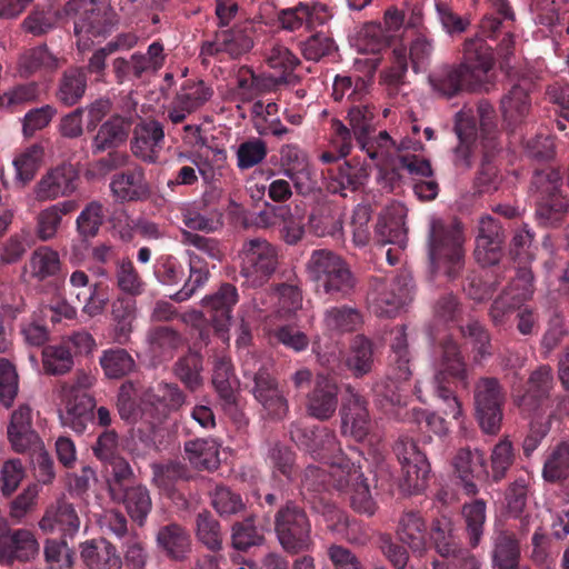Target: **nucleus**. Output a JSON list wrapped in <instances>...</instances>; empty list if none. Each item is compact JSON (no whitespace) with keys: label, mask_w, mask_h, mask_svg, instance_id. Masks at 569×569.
I'll return each instance as SVG.
<instances>
[{"label":"nucleus","mask_w":569,"mask_h":569,"mask_svg":"<svg viewBox=\"0 0 569 569\" xmlns=\"http://www.w3.org/2000/svg\"><path fill=\"white\" fill-rule=\"evenodd\" d=\"M492 48L481 37L466 39L462 61L458 66L445 64L428 76L432 91L441 98L450 99L460 92L479 90L493 67Z\"/></svg>","instance_id":"nucleus-1"},{"label":"nucleus","mask_w":569,"mask_h":569,"mask_svg":"<svg viewBox=\"0 0 569 569\" xmlns=\"http://www.w3.org/2000/svg\"><path fill=\"white\" fill-rule=\"evenodd\" d=\"M465 236L461 222L456 219H433L430 222L427 250L433 276L442 274L455 281L465 268Z\"/></svg>","instance_id":"nucleus-2"},{"label":"nucleus","mask_w":569,"mask_h":569,"mask_svg":"<svg viewBox=\"0 0 569 569\" xmlns=\"http://www.w3.org/2000/svg\"><path fill=\"white\" fill-rule=\"evenodd\" d=\"M441 348V358L432 379L433 393L443 402V413L459 420L462 409L456 392L457 389L469 388L467 363L458 343L452 339L443 340Z\"/></svg>","instance_id":"nucleus-3"},{"label":"nucleus","mask_w":569,"mask_h":569,"mask_svg":"<svg viewBox=\"0 0 569 569\" xmlns=\"http://www.w3.org/2000/svg\"><path fill=\"white\" fill-rule=\"evenodd\" d=\"M244 389L262 407L266 415L281 420L288 412V401L279 387L273 365L257 355L247 353L241 363Z\"/></svg>","instance_id":"nucleus-4"},{"label":"nucleus","mask_w":569,"mask_h":569,"mask_svg":"<svg viewBox=\"0 0 569 569\" xmlns=\"http://www.w3.org/2000/svg\"><path fill=\"white\" fill-rule=\"evenodd\" d=\"M307 271L317 288L333 299L347 298L355 290L356 278L349 266L330 250H313L307 262Z\"/></svg>","instance_id":"nucleus-5"},{"label":"nucleus","mask_w":569,"mask_h":569,"mask_svg":"<svg viewBox=\"0 0 569 569\" xmlns=\"http://www.w3.org/2000/svg\"><path fill=\"white\" fill-rule=\"evenodd\" d=\"M274 532L281 548L290 555L310 552L315 548L311 520L303 507L288 500L274 513Z\"/></svg>","instance_id":"nucleus-6"},{"label":"nucleus","mask_w":569,"mask_h":569,"mask_svg":"<svg viewBox=\"0 0 569 569\" xmlns=\"http://www.w3.org/2000/svg\"><path fill=\"white\" fill-rule=\"evenodd\" d=\"M413 286L406 274L373 278L370 281L368 305L377 317L391 318L412 300Z\"/></svg>","instance_id":"nucleus-7"},{"label":"nucleus","mask_w":569,"mask_h":569,"mask_svg":"<svg viewBox=\"0 0 569 569\" xmlns=\"http://www.w3.org/2000/svg\"><path fill=\"white\" fill-rule=\"evenodd\" d=\"M561 177L557 169H536L531 179V190L537 197V216L546 224L556 226L565 216L568 200L560 194Z\"/></svg>","instance_id":"nucleus-8"},{"label":"nucleus","mask_w":569,"mask_h":569,"mask_svg":"<svg viewBox=\"0 0 569 569\" xmlns=\"http://www.w3.org/2000/svg\"><path fill=\"white\" fill-rule=\"evenodd\" d=\"M188 396L177 382L159 381L140 395L141 420L152 427L166 421L187 403Z\"/></svg>","instance_id":"nucleus-9"},{"label":"nucleus","mask_w":569,"mask_h":569,"mask_svg":"<svg viewBox=\"0 0 569 569\" xmlns=\"http://www.w3.org/2000/svg\"><path fill=\"white\" fill-rule=\"evenodd\" d=\"M240 276L252 287L263 286L278 267L276 248L266 239L246 240L239 251Z\"/></svg>","instance_id":"nucleus-10"},{"label":"nucleus","mask_w":569,"mask_h":569,"mask_svg":"<svg viewBox=\"0 0 569 569\" xmlns=\"http://www.w3.org/2000/svg\"><path fill=\"white\" fill-rule=\"evenodd\" d=\"M395 455L401 465L402 477L398 489L402 495H416L425 490L430 465L412 438L401 436L393 446Z\"/></svg>","instance_id":"nucleus-11"},{"label":"nucleus","mask_w":569,"mask_h":569,"mask_svg":"<svg viewBox=\"0 0 569 569\" xmlns=\"http://www.w3.org/2000/svg\"><path fill=\"white\" fill-rule=\"evenodd\" d=\"M476 417L480 428L489 435H496L501 427L506 392L492 377L479 379L473 391Z\"/></svg>","instance_id":"nucleus-12"},{"label":"nucleus","mask_w":569,"mask_h":569,"mask_svg":"<svg viewBox=\"0 0 569 569\" xmlns=\"http://www.w3.org/2000/svg\"><path fill=\"white\" fill-rule=\"evenodd\" d=\"M163 43L156 40L147 48V52L136 51L129 58L118 57L112 61L114 81L122 84L142 79L146 74H154L166 63Z\"/></svg>","instance_id":"nucleus-13"},{"label":"nucleus","mask_w":569,"mask_h":569,"mask_svg":"<svg viewBox=\"0 0 569 569\" xmlns=\"http://www.w3.org/2000/svg\"><path fill=\"white\" fill-rule=\"evenodd\" d=\"M531 271L520 269L517 277L491 303L489 316L496 327L505 326L516 310L531 299L533 295Z\"/></svg>","instance_id":"nucleus-14"},{"label":"nucleus","mask_w":569,"mask_h":569,"mask_svg":"<svg viewBox=\"0 0 569 569\" xmlns=\"http://www.w3.org/2000/svg\"><path fill=\"white\" fill-rule=\"evenodd\" d=\"M213 96V89L203 80H186L166 109V118L172 124H181L202 108Z\"/></svg>","instance_id":"nucleus-15"},{"label":"nucleus","mask_w":569,"mask_h":569,"mask_svg":"<svg viewBox=\"0 0 569 569\" xmlns=\"http://www.w3.org/2000/svg\"><path fill=\"white\" fill-rule=\"evenodd\" d=\"M552 381L551 368L548 366L531 372L523 393L517 395L515 399L522 413L539 419L547 412Z\"/></svg>","instance_id":"nucleus-16"},{"label":"nucleus","mask_w":569,"mask_h":569,"mask_svg":"<svg viewBox=\"0 0 569 569\" xmlns=\"http://www.w3.org/2000/svg\"><path fill=\"white\" fill-rule=\"evenodd\" d=\"M253 47L252 30L248 23L236 24L229 29L218 30L213 40L202 42L200 57L206 62V57H217L227 53L237 59L250 51Z\"/></svg>","instance_id":"nucleus-17"},{"label":"nucleus","mask_w":569,"mask_h":569,"mask_svg":"<svg viewBox=\"0 0 569 569\" xmlns=\"http://www.w3.org/2000/svg\"><path fill=\"white\" fill-rule=\"evenodd\" d=\"M292 439L313 459L330 463L342 453L336 435L327 427L296 428L291 431Z\"/></svg>","instance_id":"nucleus-18"},{"label":"nucleus","mask_w":569,"mask_h":569,"mask_svg":"<svg viewBox=\"0 0 569 569\" xmlns=\"http://www.w3.org/2000/svg\"><path fill=\"white\" fill-rule=\"evenodd\" d=\"M332 18L330 9L320 2H299L293 7L280 9L277 12V21L286 31H297L301 28L312 30L323 26Z\"/></svg>","instance_id":"nucleus-19"},{"label":"nucleus","mask_w":569,"mask_h":569,"mask_svg":"<svg viewBox=\"0 0 569 569\" xmlns=\"http://www.w3.org/2000/svg\"><path fill=\"white\" fill-rule=\"evenodd\" d=\"M322 365H326L328 370L333 375H340L342 366H345L353 377L361 378L372 370L373 366V342L365 335H357L352 338L348 353L343 363H337V358L333 357L325 360V356L319 358Z\"/></svg>","instance_id":"nucleus-20"},{"label":"nucleus","mask_w":569,"mask_h":569,"mask_svg":"<svg viewBox=\"0 0 569 569\" xmlns=\"http://www.w3.org/2000/svg\"><path fill=\"white\" fill-rule=\"evenodd\" d=\"M453 468L463 492L476 496L479 492L478 481L489 479V469L483 451L461 448L453 458Z\"/></svg>","instance_id":"nucleus-21"},{"label":"nucleus","mask_w":569,"mask_h":569,"mask_svg":"<svg viewBox=\"0 0 569 569\" xmlns=\"http://www.w3.org/2000/svg\"><path fill=\"white\" fill-rule=\"evenodd\" d=\"M69 295L82 306V312L91 318L102 315L109 301L99 282H90L83 270H74L69 278Z\"/></svg>","instance_id":"nucleus-22"},{"label":"nucleus","mask_w":569,"mask_h":569,"mask_svg":"<svg viewBox=\"0 0 569 569\" xmlns=\"http://www.w3.org/2000/svg\"><path fill=\"white\" fill-rule=\"evenodd\" d=\"M78 171L72 164L63 163L50 169L36 183L33 192L38 201H52L67 197L77 189Z\"/></svg>","instance_id":"nucleus-23"},{"label":"nucleus","mask_w":569,"mask_h":569,"mask_svg":"<svg viewBox=\"0 0 569 569\" xmlns=\"http://www.w3.org/2000/svg\"><path fill=\"white\" fill-rule=\"evenodd\" d=\"M164 144V127L156 119L141 120L133 128L132 153L147 163H156Z\"/></svg>","instance_id":"nucleus-24"},{"label":"nucleus","mask_w":569,"mask_h":569,"mask_svg":"<svg viewBox=\"0 0 569 569\" xmlns=\"http://www.w3.org/2000/svg\"><path fill=\"white\" fill-rule=\"evenodd\" d=\"M110 190L120 202L146 201L151 196L146 171L139 164L113 174L110 181Z\"/></svg>","instance_id":"nucleus-25"},{"label":"nucleus","mask_w":569,"mask_h":569,"mask_svg":"<svg viewBox=\"0 0 569 569\" xmlns=\"http://www.w3.org/2000/svg\"><path fill=\"white\" fill-rule=\"evenodd\" d=\"M505 236L499 221L491 216L481 217L476 239L475 258L482 267L497 264L502 257Z\"/></svg>","instance_id":"nucleus-26"},{"label":"nucleus","mask_w":569,"mask_h":569,"mask_svg":"<svg viewBox=\"0 0 569 569\" xmlns=\"http://www.w3.org/2000/svg\"><path fill=\"white\" fill-rule=\"evenodd\" d=\"M238 301V289L229 282L221 283L213 293L202 299L203 312L217 331H224L228 328Z\"/></svg>","instance_id":"nucleus-27"},{"label":"nucleus","mask_w":569,"mask_h":569,"mask_svg":"<svg viewBox=\"0 0 569 569\" xmlns=\"http://www.w3.org/2000/svg\"><path fill=\"white\" fill-rule=\"evenodd\" d=\"M39 551V543L27 529H7L0 532V562H27Z\"/></svg>","instance_id":"nucleus-28"},{"label":"nucleus","mask_w":569,"mask_h":569,"mask_svg":"<svg viewBox=\"0 0 569 569\" xmlns=\"http://www.w3.org/2000/svg\"><path fill=\"white\" fill-rule=\"evenodd\" d=\"M455 131L459 143L453 149L452 162L456 168L468 170L480 152L483 153L481 138L478 137L476 120L468 117H458Z\"/></svg>","instance_id":"nucleus-29"},{"label":"nucleus","mask_w":569,"mask_h":569,"mask_svg":"<svg viewBox=\"0 0 569 569\" xmlns=\"http://www.w3.org/2000/svg\"><path fill=\"white\" fill-rule=\"evenodd\" d=\"M369 173L359 160H346L327 172V190L333 194L347 197V191L355 192L363 186Z\"/></svg>","instance_id":"nucleus-30"},{"label":"nucleus","mask_w":569,"mask_h":569,"mask_svg":"<svg viewBox=\"0 0 569 569\" xmlns=\"http://www.w3.org/2000/svg\"><path fill=\"white\" fill-rule=\"evenodd\" d=\"M280 157L284 166L283 173L292 181L297 193H310L313 189L312 170L307 154L297 144H284L280 149Z\"/></svg>","instance_id":"nucleus-31"},{"label":"nucleus","mask_w":569,"mask_h":569,"mask_svg":"<svg viewBox=\"0 0 569 569\" xmlns=\"http://www.w3.org/2000/svg\"><path fill=\"white\" fill-rule=\"evenodd\" d=\"M428 531L420 512L410 510L400 516L396 535L399 542L406 545L413 556L421 558L428 551Z\"/></svg>","instance_id":"nucleus-32"},{"label":"nucleus","mask_w":569,"mask_h":569,"mask_svg":"<svg viewBox=\"0 0 569 569\" xmlns=\"http://www.w3.org/2000/svg\"><path fill=\"white\" fill-rule=\"evenodd\" d=\"M132 122L130 118L113 114L100 124L91 142L93 154L118 149L126 144Z\"/></svg>","instance_id":"nucleus-33"},{"label":"nucleus","mask_w":569,"mask_h":569,"mask_svg":"<svg viewBox=\"0 0 569 569\" xmlns=\"http://www.w3.org/2000/svg\"><path fill=\"white\" fill-rule=\"evenodd\" d=\"M86 569H121L122 558L114 545L104 538L86 540L80 545Z\"/></svg>","instance_id":"nucleus-34"},{"label":"nucleus","mask_w":569,"mask_h":569,"mask_svg":"<svg viewBox=\"0 0 569 569\" xmlns=\"http://www.w3.org/2000/svg\"><path fill=\"white\" fill-rule=\"evenodd\" d=\"M338 406V386L329 377L319 376L313 389L308 395V413L319 420L333 416Z\"/></svg>","instance_id":"nucleus-35"},{"label":"nucleus","mask_w":569,"mask_h":569,"mask_svg":"<svg viewBox=\"0 0 569 569\" xmlns=\"http://www.w3.org/2000/svg\"><path fill=\"white\" fill-rule=\"evenodd\" d=\"M371 420L366 400L359 395H352L341 410V430L356 441H362L369 435Z\"/></svg>","instance_id":"nucleus-36"},{"label":"nucleus","mask_w":569,"mask_h":569,"mask_svg":"<svg viewBox=\"0 0 569 569\" xmlns=\"http://www.w3.org/2000/svg\"><path fill=\"white\" fill-rule=\"evenodd\" d=\"M114 12L107 6L90 3L74 21V32L78 36L100 37L108 34L116 22Z\"/></svg>","instance_id":"nucleus-37"},{"label":"nucleus","mask_w":569,"mask_h":569,"mask_svg":"<svg viewBox=\"0 0 569 569\" xmlns=\"http://www.w3.org/2000/svg\"><path fill=\"white\" fill-rule=\"evenodd\" d=\"M137 319L136 297L119 295L110 306V320L112 326V338L119 345H126L133 330V322Z\"/></svg>","instance_id":"nucleus-38"},{"label":"nucleus","mask_w":569,"mask_h":569,"mask_svg":"<svg viewBox=\"0 0 569 569\" xmlns=\"http://www.w3.org/2000/svg\"><path fill=\"white\" fill-rule=\"evenodd\" d=\"M362 322V315L357 308L341 305L329 307L323 311L321 327L325 335L339 337L357 331Z\"/></svg>","instance_id":"nucleus-39"},{"label":"nucleus","mask_w":569,"mask_h":569,"mask_svg":"<svg viewBox=\"0 0 569 569\" xmlns=\"http://www.w3.org/2000/svg\"><path fill=\"white\" fill-rule=\"evenodd\" d=\"M8 438L17 452H26L38 445L39 437L32 429L31 408L28 405H21L12 412Z\"/></svg>","instance_id":"nucleus-40"},{"label":"nucleus","mask_w":569,"mask_h":569,"mask_svg":"<svg viewBox=\"0 0 569 569\" xmlns=\"http://www.w3.org/2000/svg\"><path fill=\"white\" fill-rule=\"evenodd\" d=\"M406 209L400 204L387 208L376 223V237L381 243L403 246L407 239Z\"/></svg>","instance_id":"nucleus-41"},{"label":"nucleus","mask_w":569,"mask_h":569,"mask_svg":"<svg viewBox=\"0 0 569 569\" xmlns=\"http://www.w3.org/2000/svg\"><path fill=\"white\" fill-rule=\"evenodd\" d=\"M157 545L167 558L183 561L191 552V538L178 523H168L159 528Z\"/></svg>","instance_id":"nucleus-42"},{"label":"nucleus","mask_w":569,"mask_h":569,"mask_svg":"<svg viewBox=\"0 0 569 569\" xmlns=\"http://www.w3.org/2000/svg\"><path fill=\"white\" fill-rule=\"evenodd\" d=\"M520 542L509 530H498L492 536L491 561L493 569H519Z\"/></svg>","instance_id":"nucleus-43"},{"label":"nucleus","mask_w":569,"mask_h":569,"mask_svg":"<svg viewBox=\"0 0 569 569\" xmlns=\"http://www.w3.org/2000/svg\"><path fill=\"white\" fill-rule=\"evenodd\" d=\"M93 397L87 392L70 395L66 403V410L60 418L62 425L81 435L86 431L88 423L93 420Z\"/></svg>","instance_id":"nucleus-44"},{"label":"nucleus","mask_w":569,"mask_h":569,"mask_svg":"<svg viewBox=\"0 0 569 569\" xmlns=\"http://www.w3.org/2000/svg\"><path fill=\"white\" fill-rule=\"evenodd\" d=\"M79 208L77 200H64L51 204L36 217V234L41 241L53 239L61 226L63 216L74 212Z\"/></svg>","instance_id":"nucleus-45"},{"label":"nucleus","mask_w":569,"mask_h":569,"mask_svg":"<svg viewBox=\"0 0 569 569\" xmlns=\"http://www.w3.org/2000/svg\"><path fill=\"white\" fill-rule=\"evenodd\" d=\"M391 377L390 369L386 379L375 383L372 388L376 405L386 413H397L396 409L407 406V390L405 382Z\"/></svg>","instance_id":"nucleus-46"},{"label":"nucleus","mask_w":569,"mask_h":569,"mask_svg":"<svg viewBox=\"0 0 569 569\" xmlns=\"http://www.w3.org/2000/svg\"><path fill=\"white\" fill-rule=\"evenodd\" d=\"M88 87L86 71L81 67L66 69L58 79L54 97L66 107H73L83 98Z\"/></svg>","instance_id":"nucleus-47"},{"label":"nucleus","mask_w":569,"mask_h":569,"mask_svg":"<svg viewBox=\"0 0 569 569\" xmlns=\"http://www.w3.org/2000/svg\"><path fill=\"white\" fill-rule=\"evenodd\" d=\"M459 546L452 518L446 515L435 518L428 531V550L431 548L442 557L451 555Z\"/></svg>","instance_id":"nucleus-48"},{"label":"nucleus","mask_w":569,"mask_h":569,"mask_svg":"<svg viewBox=\"0 0 569 569\" xmlns=\"http://www.w3.org/2000/svg\"><path fill=\"white\" fill-rule=\"evenodd\" d=\"M39 526L43 531L58 530L63 536L72 537L79 530L80 520L73 506L61 500L56 506L47 509Z\"/></svg>","instance_id":"nucleus-49"},{"label":"nucleus","mask_w":569,"mask_h":569,"mask_svg":"<svg viewBox=\"0 0 569 569\" xmlns=\"http://www.w3.org/2000/svg\"><path fill=\"white\" fill-rule=\"evenodd\" d=\"M406 330L407 327L401 325L395 327L390 332L389 368L391 377L399 380H409L412 375Z\"/></svg>","instance_id":"nucleus-50"},{"label":"nucleus","mask_w":569,"mask_h":569,"mask_svg":"<svg viewBox=\"0 0 569 569\" xmlns=\"http://www.w3.org/2000/svg\"><path fill=\"white\" fill-rule=\"evenodd\" d=\"M238 380L230 356L217 353L212 361V385L219 397L226 403L236 402V387Z\"/></svg>","instance_id":"nucleus-51"},{"label":"nucleus","mask_w":569,"mask_h":569,"mask_svg":"<svg viewBox=\"0 0 569 569\" xmlns=\"http://www.w3.org/2000/svg\"><path fill=\"white\" fill-rule=\"evenodd\" d=\"M171 371L186 390L190 392H196L203 387V358L197 351L189 350L179 357L173 362Z\"/></svg>","instance_id":"nucleus-52"},{"label":"nucleus","mask_w":569,"mask_h":569,"mask_svg":"<svg viewBox=\"0 0 569 569\" xmlns=\"http://www.w3.org/2000/svg\"><path fill=\"white\" fill-rule=\"evenodd\" d=\"M266 213H271L283 223L282 238L288 244H296L302 239L305 223L299 206L292 209L290 204H267Z\"/></svg>","instance_id":"nucleus-53"},{"label":"nucleus","mask_w":569,"mask_h":569,"mask_svg":"<svg viewBox=\"0 0 569 569\" xmlns=\"http://www.w3.org/2000/svg\"><path fill=\"white\" fill-rule=\"evenodd\" d=\"M190 463L200 470H213L219 466V443L213 438H199L184 443Z\"/></svg>","instance_id":"nucleus-54"},{"label":"nucleus","mask_w":569,"mask_h":569,"mask_svg":"<svg viewBox=\"0 0 569 569\" xmlns=\"http://www.w3.org/2000/svg\"><path fill=\"white\" fill-rule=\"evenodd\" d=\"M461 516L468 543L471 548H477L485 533L487 520L486 501L483 499H473L470 502L463 503Z\"/></svg>","instance_id":"nucleus-55"},{"label":"nucleus","mask_w":569,"mask_h":569,"mask_svg":"<svg viewBox=\"0 0 569 569\" xmlns=\"http://www.w3.org/2000/svg\"><path fill=\"white\" fill-rule=\"evenodd\" d=\"M59 66L60 59L48 49L47 44L29 49L19 59V72L26 78L37 72H53Z\"/></svg>","instance_id":"nucleus-56"},{"label":"nucleus","mask_w":569,"mask_h":569,"mask_svg":"<svg viewBox=\"0 0 569 569\" xmlns=\"http://www.w3.org/2000/svg\"><path fill=\"white\" fill-rule=\"evenodd\" d=\"M189 262V277L183 287L171 296L177 302L188 300L197 289L202 288L209 280L210 271L208 262L192 250H186Z\"/></svg>","instance_id":"nucleus-57"},{"label":"nucleus","mask_w":569,"mask_h":569,"mask_svg":"<svg viewBox=\"0 0 569 569\" xmlns=\"http://www.w3.org/2000/svg\"><path fill=\"white\" fill-rule=\"evenodd\" d=\"M116 502H122L132 521L143 526L148 515L152 509V501L149 490L141 485H133L122 492V497L112 499Z\"/></svg>","instance_id":"nucleus-58"},{"label":"nucleus","mask_w":569,"mask_h":569,"mask_svg":"<svg viewBox=\"0 0 569 569\" xmlns=\"http://www.w3.org/2000/svg\"><path fill=\"white\" fill-rule=\"evenodd\" d=\"M528 91L519 84L513 86L501 99V111L505 121L515 129L528 116L530 110Z\"/></svg>","instance_id":"nucleus-59"},{"label":"nucleus","mask_w":569,"mask_h":569,"mask_svg":"<svg viewBox=\"0 0 569 569\" xmlns=\"http://www.w3.org/2000/svg\"><path fill=\"white\" fill-rule=\"evenodd\" d=\"M267 338L271 346H283L296 353L303 352L310 345V339L297 325L286 323L269 328Z\"/></svg>","instance_id":"nucleus-60"},{"label":"nucleus","mask_w":569,"mask_h":569,"mask_svg":"<svg viewBox=\"0 0 569 569\" xmlns=\"http://www.w3.org/2000/svg\"><path fill=\"white\" fill-rule=\"evenodd\" d=\"M266 60L270 68L282 70V74L277 78L276 84L296 86L300 82V78L293 73V69L300 61L287 47L273 44Z\"/></svg>","instance_id":"nucleus-61"},{"label":"nucleus","mask_w":569,"mask_h":569,"mask_svg":"<svg viewBox=\"0 0 569 569\" xmlns=\"http://www.w3.org/2000/svg\"><path fill=\"white\" fill-rule=\"evenodd\" d=\"M114 283L122 295L130 297H138L146 289V282L129 258L116 260Z\"/></svg>","instance_id":"nucleus-62"},{"label":"nucleus","mask_w":569,"mask_h":569,"mask_svg":"<svg viewBox=\"0 0 569 569\" xmlns=\"http://www.w3.org/2000/svg\"><path fill=\"white\" fill-rule=\"evenodd\" d=\"M29 269L31 277L39 281L57 276L61 269L58 251L48 246L37 248L29 259Z\"/></svg>","instance_id":"nucleus-63"},{"label":"nucleus","mask_w":569,"mask_h":569,"mask_svg":"<svg viewBox=\"0 0 569 569\" xmlns=\"http://www.w3.org/2000/svg\"><path fill=\"white\" fill-rule=\"evenodd\" d=\"M333 486L339 491H345L350 487L355 488L363 478L361 468L349 458L340 455L330 462L329 477Z\"/></svg>","instance_id":"nucleus-64"}]
</instances>
